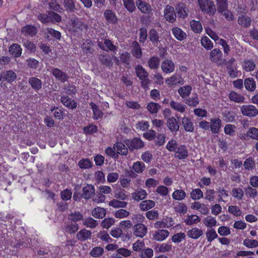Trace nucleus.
<instances>
[{"mask_svg":"<svg viewBox=\"0 0 258 258\" xmlns=\"http://www.w3.org/2000/svg\"><path fill=\"white\" fill-rule=\"evenodd\" d=\"M235 128L234 125L227 124L224 127V131L225 134L233 137L235 135Z\"/></svg>","mask_w":258,"mask_h":258,"instance_id":"47","label":"nucleus"},{"mask_svg":"<svg viewBox=\"0 0 258 258\" xmlns=\"http://www.w3.org/2000/svg\"><path fill=\"white\" fill-rule=\"evenodd\" d=\"M251 18L246 15H242L239 17L238 19V24L245 28L249 27L251 25Z\"/></svg>","mask_w":258,"mask_h":258,"instance_id":"30","label":"nucleus"},{"mask_svg":"<svg viewBox=\"0 0 258 258\" xmlns=\"http://www.w3.org/2000/svg\"><path fill=\"white\" fill-rule=\"evenodd\" d=\"M182 123L184 130L188 132H192L194 130L193 123L188 117H184L182 119Z\"/></svg>","mask_w":258,"mask_h":258,"instance_id":"33","label":"nucleus"},{"mask_svg":"<svg viewBox=\"0 0 258 258\" xmlns=\"http://www.w3.org/2000/svg\"><path fill=\"white\" fill-rule=\"evenodd\" d=\"M255 67L254 63L251 60H245L243 64V68L246 72L253 71Z\"/></svg>","mask_w":258,"mask_h":258,"instance_id":"63","label":"nucleus"},{"mask_svg":"<svg viewBox=\"0 0 258 258\" xmlns=\"http://www.w3.org/2000/svg\"><path fill=\"white\" fill-rule=\"evenodd\" d=\"M201 10L210 15L213 14L215 12V6L210 0H198Z\"/></svg>","mask_w":258,"mask_h":258,"instance_id":"2","label":"nucleus"},{"mask_svg":"<svg viewBox=\"0 0 258 258\" xmlns=\"http://www.w3.org/2000/svg\"><path fill=\"white\" fill-rule=\"evenodd\" d=\"M222 53L219 49H214L210 53V59L215 62H217L222 58Z\"/></svg>","mask_w":258,"mask_h":258,"instance_id":"26","label":"nucleus"},{"mask_svg":"<svg viewBox=\"0 0 258 258\" xmlns=\"http://www.w3.org/2000/svg\"><path fill=\"white\" fill-rule=\"evenodd\" d=\"M29 83L31 85L32 88L36 91L39 90L42 87L41 81L36 77H32L30 78L29 80Z\"/></svg>","mask_w":258,"mask_h":258,"instance_id":"35","label":"nucleus"},{"mask_svg":"<svg viewBox=\"0 0 258 258\" xmlns=\"http://www.w3.org/2000/svg\"><path fill=\"white\" fill-rule=\"evenodd\" d=\"M92 46V43L90 40H87L83 42L82 45V49L84 53L88 54L91 53V48Z\"/></svg>","mask_w":258,"mask_h":258,"instance_id":"59","label":"nucleus"},{"mask_svg":"<svg viewBox=\"0 0 258 258\" xmlns=\"http://www.w3.org/2000/svg\"><path fill=\"white\" fill-rule=\"evenodd\" d=\"M83 215L79 212H72L69 215V219L76 223L83 219Z\"/></svg>","mask_w":258,"mask_h":258,"instance_id":"48","label":"nucleus"},{"mask_svg":"<svg viewBox=\"0 0 258 258\" xmlns=\"http://www.w3.org/2000/svg\"><path fill=\"white\" fill-rule=\"evenodd\" d=\"M92 215L95 218H103L106 215V210L103 208L97 207L92 210Z\"/></svg>","mask_w":258,"mask_h":258,"instance_id":"32","label":"nucleus"},{"mask_svg":"<svg viewBox=\"0 0 258 258\" xmlns=\"http://www.w3.org/2000/svg\"><path fill=\"white\" fill-rule=\"evenodd\" d=\"M149 38L154 45H157L159 42V36L156 31L152 29L149 32Z\"/></svg>","mask_w":258,"mask_h":258,"instance_id":"50","label":"nucleus"},{"mask_svg":"<svg viewBox=\"0 0 258 258\" xmlns=\"http://www.w3.org/2000/svg\"><path fill=\"white\" fill-rule=\"evenodd\" d=\"M10 53L15 57H19L21 55L22 49L17 44H13L9 48Z\"/></svg>","mask_w":258,"mask_h":258,"instance_id":"37","label":"nucleus"},{"mask_svg":"<svg viewBox=\"0 0 258 258\" xmlns=\"http://www.w3.org/2000/svg\"><path fill=\"white\" fill-rule=\"evenodd\" d=\"M124 143L130 151L142 148L144 144L139 138H135L132 140H125Z\"/></svg>","mask_w":258,"mask_h":258,"instance_id":"3","label":"nucleus"},{"mask_svg":"<svg viewBox=\"0 0 258 258\" xmlns=\"http://www.w3.org/2000/svg\"><path fill=\"white\" fill-rule=\"evenodd\" d=\"M71 25L74 31H77L82 29L83 23L79 18H76L72 20Z\"/></svg>","mask_w":258,"mask_h":258,"instance_id":"58","label":"nucleus"},{"mask_svg":"<svg viewBox=\"0 0 258 258\" xmlns=\"http://www.w3.org/2000/svg\"><path fill=\"white\" fill-rule=\"evenodd\" d=\"M136 4L140 11L144 14H149L152 11L151 6L145 1L137 0Z\"/></svg>","mask_w":258,"mask_h":258,"instance_id":"12","label":"nucleus"},{"mask_svg":"<svg viewBox=\"0 0 258 258\" xmlns=\"http://www.w3.org/2000/svg\"><path fill=\"white\" fill-rule=\"evenodd\" d=\"M206 235L208 241L209 242H211L214 239L218 237V235L216 233V231L213 228L208 230L206 232Z\"/></svg>","mask_w":258,"mask_h":258,"instance_id":"61","label":"nucleus"},{"mask_svg":"<svg viewBox=\"0 0 258 258\" xmlns=\"http://www.w3.org/2000/svg\"><path fill=\"white\" fill-rule=\"evenodd\" d=\"M241 111L244 116L254 117L258 114L257 109L252 105H243L241 107Z\"/></svg>","mask_w":258,"mask_h":258,"instance_id":"4","label":"nucleus"},{"mask_svg":"<svg viewBox=\"0 0 258 258\" xmlns=\"http://www.w3.org/2000/svg\"><path fill=\"white\" fill-rule=\"evenodd\" d=\"M167 126L172 132L178 131L179 127L178 123L174 117H171L168 119Z\"/></svg>","mask_w":258,"mask_h":258,"instance_id":"28","label":"nucleus"},{"mask_svg":"<svg viewBox=\"0 0 258 258\" xmlns=\"http://www.w3.org/2000/svg\"><path fill=\"white\" fill-rule=\"evenodd\" d=\"M172 32L174 37L179 41H182L186 38V34L179 27H173Z\"/></svg>","mask_w":258,"mask_h":258,"instance_id":"16","label":"nucleus"},{"mask_svg":"<svg viewBox=\"0 0 258 258\" xmlns=\"http://www.w3.org/2000/svg\"><path fill=\"white\" fill-rule=\"evenodd\" d=\"M91 235V231L83 229L77 233V238L78 240L83 241L90 238Z\"/></svg>","mask_w":258,"mask_h":258,"instance_id":"21","label":"nucleus"},{"mask_svg":"<svg viewBox=\"0 0 258 258\" xmlns=\"http://www.w3.org/2000/svg\"><path fill=\"white\" fill-rule=\"evenodd\" d=\"M133 230L135 236L142 238L147 233V227L142 223H138L134 226Z\"/></svg>","mask_w":258,"mask_h":258,"instance_id":"6","label":"nucleus"},{"mask_svg":"<svg viewBox=\"0 0 258 258\" xmlns=\"http://www.w3.org/2000/svg\"><path fill=\"white\" fill-rule=\"evenodd\" d=\"M37 30L36 28L31 25H28L23 27L21 32L25 36L33 37L37 33Z\"/></svg>","mask_w":258,"mask_h":258,"instance_id":"15","label":"nucleus"},{"mask_svg":"<svg viewBox=\"0 0 258 258\" xmlns=\"http://www.w3.org/2000/svg\"><path fill=\"white\" fill-rule=\"evenodd\" d=\"M243 244L248 248L258 247V241L256 240L246 238L243 241Z\"/></svg>","mask_w":258,"mask_h":258,"instance_id":"64","label":"nucleus"},{"mask_svg":"<svg viewBox=\"0 0 258 258\" xmlns=\"http://www.w3.org/2000/svg\"><path fill=\"white\" fill-rule=\"evenodd\" d=\"M164 17L170 23L174 22L176 16L174 8L169 5L166 6L164 9Z\"/></svg>","mask_w":258,"mask_h":258,"instance_id":"5","label":"nucleus"},{"mask_svg":"<svg viewBox=\"0 0 258 258\" xmlns=\"http://www.w3.org/2000/svg\"><path fill=\"white\" fill-rule=\"evenodd\" d=\"M125 202L120 201L117 200H113L109 202V205L114 208H125L127 206Z\"/></svg>","mask_w":258,"mask_h":258,"instance_id":"54","label":"nucleus"},{"mask_svg":"<svg viewBox=\"0 0 258 258\" xmlns=\"http://www.w3.org/2000/svg\"><path fill=\"white\" fill-rule=\"evenodd\" d=\"M52 74L56 78L62 82H64L68 80V77L66 74L58 69H53Z\"/></svg>","mask_w":258,"mask_h":258,"instance_id":"22","label":"nucleus"},{"mask_svg":"<svg viewBox=\"0 0 258 258\" xmlns=\"http://www.w3.org/2000/svg\"><path fill=\"white\" fill-rule=\"evenodd\" d=\"M154 254L153 250L150 248H144L140 253L141 258H151Z\"/></svg>","mask_w":258,"mask_h":258,"instance_id":"44","label":"nucleus"},{"mask_svg":"<svg viewBox=\"0 0 258 258\" xmlns=\"http://www.w3.org/2000/svg\"><path fill=\"white\" fill-rule=\"evenodd\" d=\"M136 75L141 81V85L144 89H148V85L150 83L148 78L149 73L141 65H138L135 68Z\"/></svg>","mask_w":258,"mask_h":258,"instance_id":"1","label":"nucleus"},{"mask_svg":"<svg viewBox=\"0 0 258 258\" xmlns=\"http://www.w3.org/2000/svg\"><path fill=\"white\" fill-rule=\"evenodd\" d=\"M83 224L86 227L92 228H95L98 225L97 221L92 218H89L84 220Z\"/></svg>","mask_w":258,"mask_h":258,"instance_id":"62","label":"nucleus"},{"mask_svg":"<svg viewBox=\"0 0 258 258\" xmlns=\"http://www.w3.org/2000/svg\"><path fill=\"white\" fill-rule=\"evenodd\" d=\"M175 10L179 18L184 19L188 16V10L182 3H178L175 7Z\"/></svg>","mask_w":258,"mask_h":258,"instance_id":"10","label":"nucleus"},{"mask_svg":"<svg viewBox=\"0 0 258 258\" xmlns=\"http://www.w3.org/2000/svg\"><path fill=\"white\" fill-rule=\"evenodd\" d=\"M2 80L11 83L16 79V73L12 71H7L0 73Z\"/></svg>","mask_w":258,"mask_h":258,"instance_id":"14","label":"nucleus"},{"mask_svg":"<svg viewBox=\"0 0 258 258\" xmlns=\"http://www.w3.org/2000/svg\"><path fill=\"white\" fill-rule=\"evenodd\" d=\"M201 44L207 50L211 49L213 47L212 42L207 36L202 37L201 39Z\"/></svg>","mask_w":258,"mask_h":258,"instance_id":"49","label":"nucleus"},{"mask_svg":"<svg viewBox=\"0 0 258 258\" xmlns=\"http://www.w3.org/2000/svg\"><path fill=\"white\" fill-rule=\"evenodd\" d=\"M98 45L101 48L104 50L107 49L110 51H114L116 49V46L109 39H105L103 44L99 42Z\"/></svg>","mask_w":258,"mask_h":258,"instance_id":"34","label":"nucleus"},{"mask_svg":"<svg viewBox=\"0 0 258 258\" xmlns=\"http://www.w3.org/2000/svg\"><path fill=\"white\" fill-rule=\"evenodd\" d=\"M247 137L248 139L258 140V128L254 127L249 128L247 131Z\"/></svg>","mask_w":258,"mask_h":258,"instance_id":"41","label":"nucleus"},{"mask_svg":"<svg viewBox=\"0 0 258 258\" xmlns=\"http://www.w3.org/2000/svg\"><path fill=\"white\" fill-rule=\"evenodd\" d=\"M244 86L246 90L253 91L256 88L255 82L252 78H247L244 80Z\"/></svg>","mask_w":258,"mask_h":258,"instance_id":"42","label":"nucleus"},{"mask_svg":"<svg viewBox=\"0 0 258 258\" xmlns=\"http://www.w3.org/2000/svg\"><path fill=\"white\" fill-rule=\"evenodd\" d=\"M201 221L200 218L196 215H188L184 222L186 225L196 224Z\"/></svg>","mask_w":258,"mask_h":258,"instance_id":"29","label":"nucleus"},{"mask_svg":"<svg viewBox=\"0 0 258 258\" xmlns=\"http://www.w3.org/2000/svg\"><path fill=\"white\" fill-rule=\"evenodd\" d=\"M204 223L207 227L212 228L216 225L217 221L214 217L208 216L205 219Z\"/></svg>","mask_w":258,"mask_h":258,"instance_id":"56","label":"nucleus"},{"mask_svg":"<svg viewBox=\"0 0 258 258\" xmlns=\"http://www.w3.org/2000/svg\"><path fill=\"white\" fill-rule=\"evenodd\" d=\"M160 58L157 56H152L148 61L149 67L151 69H157L159 66Z\"/></svg>","mask_w":258,"mask_h":258,"instance_id":"36","label":"nucleus"},{"mask_svg":"<svg viewBox=\"0 0 258 258\" xmlns=\"http://www.w3.org/2000/svg\"><path fill=\"white\" fill-rule=\"evenodd\" d=\"M155 206V203L152 200H145L140 204V208L142 211H147L153 208Z\"/></svg>","mask_w":258,"mask_h":258,"instance_id":"31","label":"nucleus"},{"mask_svg":"<svg viewBox=\"0 0 258 258\" xmlns=\"http://www.w3.org/2000/svg\"><path fill=\"white\" fill-rule=\"evenodd\" d=\"M192 88L189 85L185 86L182 87H180L178 90V92L180 96L182 98L187 97L189 95L191 91Z\"/></svg>","mask_w":258,"mask_h":258,"instance_id":"38","label":"nucleus"},{"mask_svg":"<svg viewBox=\"0 0 258 258\" xmlns=\"http://www.w3.org/2000/svg\"><path fill=\"white\" fill-rule=\"evenodd\" d=\"M203 196L202 190L199 188L192 189L190 192V197L194 200H199Z\"/></svg>","mask_w":258,"mask_h":258,"instance_id":"57","label":"nucleus"},{"mask_svg":"<svg viewBox=\"0 0 258 258\" xmlns=\"http://www.w3.org/2000/svg\"><path fill=\"white\" fill-rule=\"evenodd\" d=\"M94 186L91 184H87L82 189V197L86 200L90 199L95 195Z\"/></svg>","mask_w":258,"mask_h":258,"instance_id":"7","label":"nucleus"},{"mask_svg":"<svg viewBox=\"0 0 258 258\" xmlns=\"http://www.w3.org/2000/svg\"><path fill=\"white\" fill-rule=\"evenodd\" d=\"M64 228L67 232L72 234L77 231L79 229V227L78 224L71 222L66 224L64 226Z\"/></svg>","mask_w":258,"mask_h":258,"instance_id":"39","label":"nucleus"},{"mask_svg":"<svg viewBox=\"0 0 258 258\" xmlns=\"http://www.w3.org/2000/svg\"><path fill=\"white\" fill-rule=\"evenodd\" d=\"M113 148L116 151L117 154L126 155L128 153V147H126L125 145L121 142L115 143L113 146Z\"/></svg>","mask_w":258,"mask_h":258,"instance_id":"17","label":"nucleus"},{"mask_svg":"<svg viewBox=\"0 0 258 258\" xmlns=\"http://www.w3.org/2000/svg\"><path fill=\"white\" fill-rule=\"evenodd\" d=\"M190 25L195 33H201L203 30L202 25L199 21L193 20L190 22Z\"/></svg>","mask_w":258,"mask_h":258,"instance_id":"40","label":"nucleus"},{"mask_svg":"<svg viewBox=\"0 0 258 258\" xmlns=\"http://www.w3.org/2000/svg\"><path fill=\"white\" fill-rule=\"evenodd\" d=\"M90 105L91 106V108L92 109L94 115V118L95 119H97L100 117H101L103 115V113L101 110L98 109V106L94 103L91 102L90 103Z\"/></svg>","mask_w":258,"mask_h":258,"instance_id":"52","label":"nucleus"},{"mask_svg":"<svg viewBox=\"0 0 258 258\" xmlns=\"http://www.w3.org/2000/svg\"><path fill=\"white\" fill-rule=\"evenodd\" d=\"M178 147L177 142L172 139L167 143L166 148L169 151L175 152Z\"/></svg>","mask_w":258,"mask_h":258,"instance_id":"53","label":"nucleus"},{"mask_svg":"<svg viewBox=\"0 0 258 258\" xmlns=\"http://www.w3.org/2000/svg\"><path fill=\"white\" fill-rule=\"evenodd\" d=\"M203 234V231L198 228H192L187 232V236L192 239H197Z\"/></svg>","mask_w":258,"mask_h":258,"instance_id":"19","label":"nucleus"},{"mask_svg":"<svg viewBox=\"0 0 258 258\" xmlns=\"http://www.w3.org/2000/svg\"><path fill=\"white\" fill-rule=\"evenodd\" d=\"M185 196V192L181 189L176 190L172 194L173 198L178 201H181L183 200L184 199Z\"/></svg>","mask_w":258,"mask_h":258,"instance_id":"51","label":"nucleus"},{"mask_svg":"<svg viewBox=\"0 0 258 258\" xmlns=\"http://www.w3.org/2000/svg\"><path fill=\"white\" fill-rule=\"evenodd\" d=\"M161 69L166 74L171 73L174 71L175 64L171 60L166 59L162 62Z\"/></svg>","mask_w":258,"mask_h":258,"instance_id":"9","label":"nucleus"},{"mask_svg":"<svg viewBox=\"0 0 258 258\" xmlns=\"http://www.w3.org/2000/svg\"><path fill=\"white\" fill-rule=\"evenodd\" d=\"M221 127V120L216 117L210 119V129L212 133L217 134L219 133Z\"/></svg>","mask_w":258,"mask_h":258,"instance_id":"13","label":"nucleus"},{"mask_svg":"<svg viewBox=\"0 0 258 258\" xmlns=\"http://www.w3.org/2000/svg\"><path fill=\"white\" fill-rule=\"evenodd\" d=\"M104 253V249L101 247H95L90 251L89 254L94 257H98Z\"/></svg>","mask_w":258,"mask_h":258,"instance_id":"46","label":"nucleus"},{"mask_svg":"<svg viewBox=\"0 0 258 258\" xmlns=\"http://www.w3.org/2000/svg\"><path fill=\"white\" fill-rule=\"evenodd\" d=\"M160 108V105L158 103L155 102H150L147 106V109L152 114L157 113Z\"/></svg>","mask_w":258,"mask_h":258,"instance_id":"43","label":"nucleus"},{"mask_svg":"<svg viewBox=\"0 0 258 258\" xmlns=\"http://www.w3.org/2000/svg\"><path fill=\"white\" fill-rule=\"evenodd\" d=\"M147 196L146 191L143 189H138L132 194L133 199L136 201L143 200L146 198Z\"/></svg>","mask_w":258,"mask_h":258,"instance_id":"27","label":"nucleus"},{"mask_svg":"<svg viewBox=\"0 0 258 258\" xmlns=\"http://www.w3.org/2000/svg\"><path fill=\"white\" fill-rule=\"evenodd\" d=\"M103 16L108 24H114L118 21L115 13L111 10H105L104 12Z\"/></svg>","mask_w":258,"mask_h":258,"instance_id":"8","label":"nucleus"},{"mask_svg":"<svg viewBox=\"0 0 258 258\" xmlns=\"http://www.w3.org/2000/svg\"><path fill=\"white\" fill-rule=\"evenodd\" d=\"M132 47L133 55L137 58H141L142 56V52L138 43L137 41H134L132 43Z\"/></svg>","mask_w":258,"mask_h":258,"instance_id":"20","label":"nucleus"},{"mask_svg":"<svg viewBox=\"0 0 258 258\" xmlns=\"http://www.w3.org/2000/svg\"><path fill=\"white\" fill-rule=\"evenodd\" d=\"M124 7L130 12H133L136 9L134 0H122Z\"/></svg>","mask_w":258,"mask_h":258,"instance_id":"45","label":"nucleus"},{"mask_svg":"<svg viewBox=\"0 0 258 258\" xmlns=\"http://www.w3.org/2000/svg\"><path fill=\"white\" fill-rule=\"evenodd\" d=\"M174 153L175 157L179 160L185 159L188 154L186 146L183 145L178 146Z\"/></svg>","mask_w":258,"mask_h":258,"instance_id":"11","label":"nucleus"},{"mask_svg":"<svg viewBox=\"0 0 258 258\" xmlns=\"http://www.w3.org/2000/svg\"><path fill=\"white\" fill-rule=\"evenodd\" d=\"M114 219L112 218H105L102 221L101 225L104 228L108 229L114 224Z\"/></svg>","mask_w":258,"mask_h":258,"instance_id":"60","label":"nucleus"},{"mask_svg":"<svg viewBox=\"0 0 258 258\" xmlns=\"http://www.w3.org/2000/svg\"><path fill=\"white\" fill-rule=\"evenodd\" d=\"M170 106L173 110L180 113H183L185 110L186 106L179 102L171 101Z\"/></svg>","mask_w":258,"mask_h":258,"instance_id":"24","label":"nucleus"},{"mask_svg":"<svg viewBox=\"0 0 258 258\" xmlns=\"http://www.w3.org/2000/svg\"><path fill=\"white\" fill-rule=\"evenodd\" d=\"M61 102L65 106L70 109H74L77 107L76 102L68 97H61Z\"/></svg>","mask_w":258,"mask_h":258,"instance_id":"25","label":"nucleus"},{"mask_svg":"<svg viewBox=\"0 0 258 258\" xmlns=\"http://www.w3.org/2000/svg\"><path fill=\"white\" fill-rule=\"evenodd\" d=\"M169 235V232L167 230H158L153 234V238L156 241H162Z\"/></svg>","mask_w":258,"mask_h":258,"instance_id":"18","label":"nucleus"},{"mask_svg":"<svg viewBox=\"0 0 258 258\" xmlns=\"http://www.w3.org/2000/svg\"><path fill=\"white\" fill-rule=\"evenodd\" d=\"M229 98L231 101L236 103H241L244 102V97L240 94L234 91H231L229 94Z\"/></svg>","mask_w":258,"mask_h":258,"instance_id":"23","label":"nucleus"},{"mask_svg":"<svg viewBox=\"0 0 258 258\" xmlns=\"http://www.w3.org/2000/svg\"><path fill=\"white\" fill-rule=\"evenodd\" d=\"M136 127L137 130L145 131L148 130L149 127V123L147 121L142 120L136 123Z\"/></svg>","mask_w":258,"mask_h":258,"instance_id":"55","label":"nucleus"}]
</instances>
